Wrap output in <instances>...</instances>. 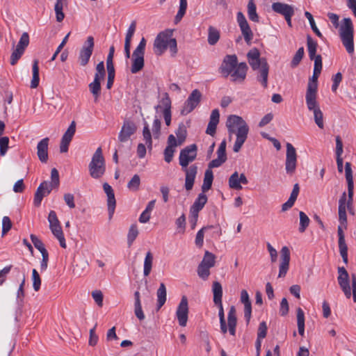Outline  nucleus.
Returning a JSON list of instances; mask_svg holds the SVG:
<instances>
[{"mask_svg": "<svg viewBox=\"0 0 356 356\" xmlns=\"http://www.w3.org/2000/svg\"><path fill=\"white\" fill-rule=\"evenodd\" d=\"M286 162L285 169L288 174H293L296 168L297 154L295 147L289 143L286 145Z\"/></svg>", "mask_w": 356, "mask_h": 356, "instance_id": "13", "label": "nucleus"}, {"mask_svg": "<svg viewBox=\"0 0 356 356\" xmlns=\"http://www.w3.org/2000/svg\"><path fill=\"white\" fill-rule=\"evenodd\" d=\"M140 184V178L139 175H134L127 184V188L133 191H137Z\"/></svg>", "mask_w": 356, "mask_h": 356, "instance_id": "54", "label": "nucleus"}, {"mask_svg": "<svg viewBox=\"0 0 356 356\" xmlns=\"http://www.w3.org/2000/svg\"><path fill=\"white\" fill-rule=\"evenodd\" d=\"M207 195L204 193H202L199 194L197 198L195 200V202L192 205V207L195 208L199 211H201L204 206L205 205V204L207 203Z\"/></svg>", "mask_w": 356, "mask_h": 356, "instance_id": "50", "label": "nucleus"}, {"mask_svg": "<svg viewBox=\"0 0 356 356\" xmlns=\"http://www.w3.org/2000/svg\"><path fill=\"white\" fill-rule=\"evenodd\" d=\"M52 184H49L47 181L42 182L38 187L37 191L35 193L33 203L35 206L39 207L44 197L48 195L52 188Z\"/></svg>", "mask_w": 356, "mask_h": 356, "instance_id": "19", "label": "nucleus"}, {"mask_svg": "<svg viewBox=\"0 0 356 356\" xmlns=\"http://www.w3.org/2000/svg\"><path fill=\"white\" fill-rule=\"evenodd\" d=\"M339 35L348 54L354 52L353 25L350 18H344L339 28Z\"/></svg>", "mask_w": 356, "mask_h": 356, "instance_id": "6", "label": "nucleus"}, {"mask_svg": "<svg viewBox=\"0 0 356 356\" xmlns=\"http://www.w3.org/2000/svg\"><path fill=\"white\" fill-rule=\"evenodd\" d=\"M305 101L308 110L314 113L315 123L320 129H323V114L317 102V98L305 99Z\"/></svg>", "mask_w": 356, "mask_h": 356, "instance_id": "10", "label": "nucleus"}, {"mask_svg": "<svg viewBox=\"0 0 356 356\" xmlns=\"http://www.w3.org/2000/svg\"><path fill=\"white\" fill-rule=\"evenodd\" d=\"M136 124L130 120H124L118 135V140L122 142H127L130 137L136 131Z\"/></svg>", "mask_w": 356, "mask_h": 356, "instance_id": "17", "label": "nucleus"}, {"mask_svg": "<svg viewBox=\"0 0 356 356\" xmlns=\"http://www.w3.org/2000/svg\"><path fill=\"white\" fill-rule=\"evenodd\" d=\"M213 180V174L211 170L208 169L205 171L203 184L202 186V193L209 191L212 185Z\"/></svg>", "mask_w": 356, "mask_h": 356, "instance_id": "36", "label": "nucleus"}, {"mask_svg": "<svg viewBox=\"0 0 356 356\" xmlns=\"http://www.w3.org/2000/svg\"><path fill=\"white\" fill-rule=\"evenodd\" d=\"M167 48H169L172 55H175L177 52V40L172 38L170 30L159 33L154 42V50L157 55H161Z\"/></svg>", "mask_w": 356, "mask_h": 356, "instance_id": "3", "label": "nucleus"}, {"mask_svg": "<svg viewBox=\"0 0 356 356\" xmlns=\"http://www.w3.org/2000/svg\"><path fill=\"white\" fill-rule=\"evenodd\" d=\"M248 180L245 174L241 173L239 175L238 172H234L229 178V186L234 190H241V184H247Z\"/></svg>", "mask_w": 356, "mask_h": 356, "instance_id": "22", "label": "nucleus"}, {"mask_svg": "<svg viewBox=\"0 0 356 356\" xmlns=\"http://www.w3.org/2000/svg\"><path fill=\"white\" fill-rule=\"evenodd\" d=\"M136 21H133L127 31L125 41L126 42H131L132 37L136 31Z\"/></svg>", "mask_w": 356, "mask_h": 356, "instance_id": "64", "label": "nucleus"}, {"mask_svg": "<svg viewBox=\"0 0 356 356\" xmlns=\"http://www.w3.org/2000/svg\"><path fill=\"white\" fill-rule=\"evenodd\" d=\"M307 42L309 58L311 60H313L314 58L317 56V55H316V53L318 44L309 35L307 36Z\"/></svg>", "mask_w": 356, "mask_h": 356, "instance_id": "44", "label": "nucleus"}, {"mask_svg": "<svg viewBox=\"0 0 356 356\" xmlns=\"http://www.w3.org/2000/svg\"><path fill=\"white\" fill-rule=\"evenodd\" d=\"M172 102L167 92L162 94L161 97L159 100V104L154 106L155 111L157 114L162 113L166 126L169 127L171 124L172 118Z\"/></svg>", "mask_w": 356, "mask_h": 356, "instance_id": "7", "label": "nucleus"}, {"mask_svg": "<svg viewBox=\"0 0 356 356\" xmlns=\"http://www.w3.org/2000/svg\"><path fill=\"white\" fill-rule=\"evenodd\" d=\"M299 216H300L299 232L302 233L305 231L307 227L309 226L310 220H309V217L303 211H300Z\"/></svg>", "mask_w": 356, "mask_h": 356, "instance_id": "51", "label": "nucleus"}, {"mask_svg": "<svg viewBox=\"0 0 356 356\" xmlns=\"http://www.w3.org/2000/svg\"><path fill=\"white\" fill-rule=\"evenodd\" d=\"M239 27L245 41L246 42L247 44H250L253 38V33L248 23L247 22L245 24L239 25Z\"/></svg>", "mask_w": 356, "mask_h": 356, "instance_id": "39", "label": "nucleus"}, {"mask_svg": "<svg viewBox=\"0 0 356 356\" xmlns=\"http://www.w3.org/2000/svg\"><path fill=\"white\" fill-rule=\"evenodd\" d=\"M215 305H216L219 309L218 316L220 319V330L222 333L225 334L227 333V330H229V334L232 336H234L236 334V327L237 323L236 311L234 306H232L228 312L227 328L225 319L224 309L222 302H220V303H215Z\"/></svg>", "mask_w": 356, "mask_h": 356, "instance_id": "4", "label": "nucleus"}, {"mask_svg": "<svg viewBox=\"0 0 356 356\" xmlns=\"http://www.w3.org/2000/svg\"><path fill=\"white\" fill-rule=\"evenodd\" d=\"M49 138L42 139L37 145V155L42 163H46L48 160Z\"/></svg>", "mask_w": 356, "mask_h": 356, "instance_id": "25", "label": "nucleus"}, {"mask_svg": "<svg viewBox=\"0 0 356 356\" xmlns=\"http://www.w3.org/2000/svg\"><path fill=\"white\" fill-rule=\"evenodd\" d=\"M197 273L201 279L207 280L210 275V268L200 263L197 266Z\"/></svg>", "mask_w": 356, "mask_h": 356, "instance_id": "53", "label": "nucleus"}, {"mask_svg": "<svg viewBox=\"0 0 356 356\" xmlns=\"http://www.w3.org/2000/svg\"><path fill=\"white\" fill-rule=\"evenodd\" d=\"M188 312V299L186 296H182L176 311V317L180 326L185 327L186 325Z\"/></svg>", "mask_w": 356, "mask_h": 356, "instance_id": "14", "label": "nucleus"}, {"mask_svg": "<svg viewBox=\"0 0 356 356\" xmlns=\"http://www.w3.org/2000/svg\"><path fill=\"white\" fill-rule=\"evenodd\" d=\"M146 47V40L143 38L132 54V65L131 72L136 74L144 67V54Z\"/></svg>", "mask_w": 356, "mask_h": 356, "instance_id": "8", "label": "nucleus"}, {"mask_svg": "<svg viewBox=\"0 0 356 356\" xmlns=\"http://www.w3.org/2000/svg\"><path fill=\"white\" fill-rule=\"evenodd\" d=\"M247 70V64L243 62L238 64L235 54L225 56L219 68L223 76L227 77L230 75L231 80L234 82H243L246 77Z\"/></svg>", "mask_w": 356, "mask_h": 356, "instance_id": "2", "label": "nucleus"}, {"mask_svg": "<svg viewBox=\"0 0 356 356\" xmlns=\"http://www.w3.org/2000/svg\"><path fill=\"white\" fill-rule=\"evenodd\" d=\"M29 44V35L28 33L24 32L22 34L21 38L17 44V48L25 51V49L28 47Z\"/></svg>", "mask_w": 356, "mask_h": 356, "instance_id": "57", "label": "nucleus"}, {"mask_svg": "<svg viewBox=\"0 0 356 356\" xmlns=\"http://www.w3.org/2000/svg\"><path fill=\"white\" fill-rule=\"evenodd\" d=\"M197 156V146L195 144L188 145L181 150L179 154V165L184 168H187L188 164L193 161Z\"/></svg>", "mask_w": 356, "mask_h": 356, "instance_id": "11", "label": "nucleus"}, {"mask_svg": "<svg viewBox=\"0 0 356 356\" xmlns=\"http://www.w3.org/2000/svg\"><path fill=\"white\" fill-rule=\"evenodd\" d=\"M65 1L66 0H56V4L54 6L56 20L58 22H62L65 17V15L63 12V6L65 4Z\"/></svg>", "mask_w": 356, "mask_h": 356, "instance_id": "42", "label": "nucleus"}, {"mask_svg": "<svg viewBox=\"0 0 356 356\" xmlns=\"http://www.w3.org/2000/svg\"><path fill=\"white\" fill-rule=\"evenodd\" d=\"M338 282L347 298L351 297V289L349 284V275L347 270L343 267L338 268Z\"/></svg>", "mask_w": 356, "mask_h": 356, "instance_id": "16", "label": "nucleus"}, {"mask_svg": "<svg viewBox=\"0 0 356 356\" xmlns=\"http://www.w3.org/2000/svg\"><path fill=\"white\" fill-rule=\"evenodd\" d=\"M217 159H219L224 162L227 160V155H226V143L225 141H222L220 145L218 147V149L217 150Z\"/></svg>", "mask_w": 356, "mask_h": 356, "instance_id": "61", "label": "nucleus"}, {"mask_svg": "<svg viewBox=\"0 0 356 356\" xmlns=\"http://www.w3.org/2000/svg\"><path fill=\"white\" fill-rule=\"evenodd\" d=\"M212 292L213 294V302L220 303L222 297V288L220 282L217 281L213 282Z\"/></svg>", "mask_w": 356, "mask_h": 356, "instance_id": "35", "label": "nucleus"}, {"mask_svg": "<svg viewBox=\"0 0 356 356\" xmlns=\"http://www.w3.org/2000/svg\"><path fill=\"white\" fill-rule=\"evenodd\" d=\"M272 9L277 13H279L284 17L289 15H294V9L292 6L286 3L275 2L272 4Z\"/></svg>", "mask_w": 356, "mask_h": 356, "instance_id": "27", "label": "nucleus"}, {"mask_svg": "<svg viewBox=\"0 0 356 356\" xmlns=\"http://www.w3.org/2000/svg\"><path fill=\"white\" fill-rule=\"evenodd\" d=\"M88 87L90 92L92 94L95 99H97L101 92V81L94 80L89 84Z\"/></svg>", "mask_w": 356, "mask_h": 356, "instance_id": "47", "label": "nucleus"}, {"mask_svg": "<svg viewBox=\"0 0 356 356\" xmlns=\"http://www.w3.org/2000/svg\"><path fill=\"white\" fill-rule=\"evenodd\" d=\"M138 235V227L136 224L131 225L127 234V243L131 246Z\"/></svg>", "mask_w": 356, "mask_h": 356, "instance_id": "48", "label": "nucleus"}, {"mask_svg": "<svg viewBox=\"0 0 356 356\" xmlns=\"http://www.w3.org/2000/svg\"><path fill=\"white\" fill-rule=\"evenodd\" d=\"M175 134L178 139V144L181 145L186 138V129L184 124H180L179 125Z\"/></svg>", "mask_w": 356, "mask_h": 356, "instance_id": "55", "label": "nucleus"}, {"mask_svg": "<svg viewBox=\"0 0 356 356\" xmlns=\"http://www.w3.org/2000/svg\"><path fill=\"white\" fill-rule=\"evenodd\" d=\"M247 57L248 63L253 70H259L263 65V62H267L266 58H260V52L256 48L250 49L247 54Z\"/></svg>", "mask_w": 356, "mask_h": 356, "instance_id": "20", "label": "nucleus"}, {"mask_svg": "<svg viewBox=\"0 0 356 356\" xmlns=\"http://www.w3.org/2000/svg\"><path fill=\"white\" fill-rule=\"evenodd\" d=\"M90 177L98 179L103 177L106 172V163L101 147H98L92 156L88 165Z\"/></svg>", "mask_w": 356, "mask_h": 356, "instance_id": "5", "label": "nucleus"}, {"mask_svg": "<svg viewBox=\"0 0 356 356\" xmlns=\"http://www.w3.org/2000/svg\"><path fill=\"white\" fill-rule=\"evenodd\" d=\"M53 235L58 240L60 245L63 248H66V242L60 225L49 227Z\"/></svg>", "mask_w": 356, "mask_h": 356, "instance_id": "33", "label": "nucleus"}, {"mask_svg": "<svg viewBox=\"0 0 356 356\" xmlns=\"http://www.w3.org/2000/svg\"><path fill=\"white\" fill-rule=\"evenodd\" d=\"M154 256L150 251H148L144 259V266H143V275L145 277H147L152 270V264H153Z\"/></svg>", "mask_w": 356, "mask_h": 356, "instance_id": "34", "label": "nucleus"}, {"mask_svg": "<svg viewBox=\"0 0 356 356\" xmlns=\"http://www.w3.org/2000/svg\"><path fill=\"white\" fill-rule=\"evenodd\" d=\"M32 280L33 289L35 291H38L40 289L41 279L39 273L35 269H33L32 270Z\"/></svg>", "mask_w": 356, "mask_h": 356, "instance_id": "59", "label": "nucleus"}, {"mask_svg": "<svg viewBox=\"0 0 356 356\" xmlns=\"http://www.w3.org/2000/svg\"><path fill=\"white\" fill-rule=\"evenodd\" d=\"M305 16L309 20L312 31L316 34L317 36H318L319 38H322L323 35L320 31L318 30V29L317 28L312 15L309 12L306 11L305 13Z\"/></svg>", "mask_w": 356, "mask_h": 356, "instance_id": "56", "label": "nucleus"}, {"mask_svg": "<svg viewBox=\"0 0 356 356\" xmlns=\"http://www.w3.org/2000/svg\"><path fill=\"white\" fill-rule=\"evenodd\" d=\"M33 76L31 82V88H36L39 85L40 77H39V67H38V60H35L33 63Z\"/></svg>", "mask_w": 356, "mask_h": 356, "instance_id": "38", "label": "nucleus"}, {"mask_svg": "<svg viewBox=\"0 0 356 356\" xmlns=\"http://www.w3.org/2000/svg\"><path fill=\"white\" fill-rule=\"evenodd\" d=\"M299 191L300 188L298 184H294L293 188L292 190V192L289 200L282 206V211H285L293 207L298 197Z\"/></svg>", "mask_w": 356, "mask_h": 356, "instance_id": "30", "label": "nucleus"}, {"mask_svg": "<svg viewBox=\"0 0 356 356\" xmlns=\"http://www.w3.org/2000/svg\"><path fill=\"white\" fill-rule=\"evenodd\" d=\"M226 127L229 138H231L232 135L236 136L233 146V151L234 152H238L248 138L249 127L241 117L236 115H231L227 118Z\"/></svg>", "mask_w": 356, "mask_h": 356, "instance_id": "1", "label": "nucleus"}, {"mask_svg": "<svg viewBox=\"0 0 356 356\" xmlns=\"http://www.w3.org/2000/svg\"><path fill=\"white\" fill-rule=\"evenodd\" d=\"M183 169L186 172L185 188L186 191H191L193 188L197 173V167L195 165H192L189 168H184Z\"/></svg>", "mask_w": 356, "mask_h": 356, "instance_id": "23", "label": "nucleus"}, {"mask_svg": "<svg viewBox=\"0 0 356 356\" xmlns=\"http://www.w3.org/2000/svg\"><path fill=\"white\" fill-rule=\"evenodd\" d=\"M95 71L96 72L95 74L94 80L101 81L102 79H104L106 75V70L104 61H101L97 65Z\"/></svg>", "mask_w": 356, "mask_h": 356, "instance_id": "49", "label": "nucleus"}, {"mask_svg": "<svg viewBox=\"0 0 356 356\" xmlns=\"http://www.w3.org/2000/svg\"><path fill=\"white\" fill-rule=\"evenodd\" d=\"M187 8V0H180L179 8L175 17V23H179L184 16Z\"/></svg>", "mask_w": 356, "mask_h": 356, "instance_id": "46", "label": "nucleus"}, {"mask_svg": "<svg viewBox=\"0 0 356 356\" xmlns=\"http://www.w3.org/2000/svg\"><path fill=\"white\" fill-rule=\"evenodd\" d=\"M143 139L145 141V144L147 145L149 149L152 147V135L149 129V125L147 122L145 123V126L143 130Z\"/></svg>", "mask_w": 356, "mask_h": 356, "instance_id": "52", "label": "nucleus"}, {"mask_svg": "<svg viewBox=\"0 0 356 356\" xmlns=\"http://www.w3.org/2000/svg\"><path fill=\"white\" fill-rule=\"evenodd\" d=\"M200 263L210 268L213 267L216 264L215 254L207 250L205 251L203 259Z\"/></svg>", "mask_w": 356, "mask_h": 356, "instance_id": "43", "label": "nucleus"}, {"mask_svg": "<svg viewBox=\"0 0 356 356\" xmlns=\"http://www.w3.org/2000/svg\"><path fill=\"white\" fill-rule=\"evenodd\" d=\"M290 250L287 246H283L280 250V264L278 277H284L289 268Z\"/></svg>", "mask_w": 356, "mask_h": 356, "instance_id": "15", "label": "nucleus"}, {"mask_svg": "<svg viewBox=\"0 0 356 356\" xmlns=\"http://www.w3.org/2000/svg\"><path fill=\"white\" fill-rule=\"evenodd\" d=\"M320 74V72L314 71L312 76L309 79L308 81L305 99L317 98L318 78Z\"/></svg>", "mask_w": 356, "mask_h": 356, "instance_id": "21", "label": "nucleus"}, {"mask_svg": "<svg viewBox=\"0 0 356 356\" xmlns=\"http://www.w3.org/2000/svg\"><path fill=\"white\" fill-rule=\"evenodd\" d=\"M157 309L159 310L166 302L167 292L166 287L163 283H161L156 291Z\"/></svg>", "mask_w": 356, "mask_h": 356, "instance_id": "32", "label": "nucleus"}, {"mask_svg": "<svg viewBox=\"0 0 356 356\" xmlns=\"http://www.w3.org/2000/svg\"><path fill=\"white\" fill-rule=\"evenodd\" d=\"M103 189L107 196L108 218L109 219H111L114 214L116 206L114 191L112 187L106 182L103 184Z\"/></svg>", "mask_w": 356, "mask_h": 356, "instance_id": "18", "label": "nucleus"}, {"mask_svg": "<svg viewBox=\"0 0 356 356\" xmlns=\"http://www.w3.org/2000/svg\"><path fill=\"white\" fill-rule=\"evenodd\" d=\"M297 325L300 335L304 336L305 334V314L300 307L297 309Z\"/></svg>", "mask_w": 356, "mask_h": 356, "instance_id": "40", "label": "nucleus"}, {"mask_svg": "<svg viewBox=\"0 0 356 356\" xmlns=\"http://www.w3.org/2000/svg\"><path fill=\"white\" fill-rule=\"evenodd\" d=\"M240 300L244 305V317L246 320L247 323L248 324L251 318L252 304L250 300L248 293L247 292L246 290L243 289L241 291Z\"/></svg>", "mask_w": 356, "mask_h": 356, "instance_id": "24", "label": "nucleus"}, {"mask_svg": "<svg viewBox=\"0 0 356 356\" xmlns=\"http://www.w3.org/2000/svg\"><path fill=\"white\" fill-rule=\"evenodd\" d=\"M24 52V51L16 47L11 54L10 64L12 65H15L17 63L18 60L22 57Z\"/></svg>", "mask_w": 356, "mask_h": 356, "instance_id": "63", "label": "nucleus"}, {"mask_svg": "<svg viewBox=\"0 0 356 356\" xmlns=\"http://www.w3.org/2000/svg\"><path fill=\"white\" fill-rule=\"evenodd\" d=\"M211 227H212L211 226L204 227L197 232V233L196 234V237H195V244L197 246L200 248L203 245L204 232L205 230H207V229L211 228Z\"/></svg>", "mask_w": 356, "mask_h": 356, "instance_id": "62", "label": "nucleus"}, {"mask_svg": "<svg viewBox=\"0 0 356 356\" xmlns=\"http://www.w3.org/2000/svg\"><path fill=\"white\" fill-rule=\"evenodd\" d=\"M134 314L140 321H143L145 318L142 309L140 295L138 291L134 293Z\"/></svg>", "mask_w": 356, "mask_h": 356, "instance_id": "31", "label": "nucleus"}, {"mask_svg": "<svg viewBox=\"0 0 356 356\" xmlns=\"http://www.w3.org/2000/svg\"><path fill=\"white\" fill-rule=\"evenodd\" d=\"M257 76V81L261 83L264 88L268 87V76L269 72V65L267 62H263V65L259 68Z\"/></svg>", "mask_w": 356, "mask_h": 356, "instance_id": "28", "label": "nucleus"}, {"mask_svg": "<svg viewBox=\"0 0 356 356\" xmlns=\"http://www.w3.org/2000/svg\"><path fill=\"white\" fill-rule=\"evenodd\" d=\"M220 113L218 109H214L212 111L209 122L206 130V133L211 136L216 134L217 125L219 123Z\"/></svg>", "mask_w": 356, "mask_h": 356, "instance_id": "26", "label": "nucleus"}, {"mask_svg": "<svg viewBox=\"0 0 356 356\" xmlns=\"http://www.w3.org/2000/svg\"><path fill=\"white\" fill-rule=\"evenodd\" d=\"M220 31L215 27L210 26L208 29V43L215 45L220 39Z\"/></svg>", "mask_w": 356, "mask_h": 356, "instance_id": "37", "label": "nucleus"}, {"mask_svg": "<svg viewBox=\"0 0 356 356\" xmlns=\"http://www.w3.org/2000/svg\"><path fill=\"white\" fill-rule=\"evenodd\" d=\"M161 120L157 118V116H155L153 124H152V132L154 137L155 138H158L161 134Z\"/></svg>", "mask_w": 356, "mask_h": 356, "instance_id": "60", "label": "nucleus"}, {"mask_svg": "<svg viewBox=\"0 0 356 356\" xmlns=\"http://www.w3.org/2000/svg\"><path fill=\"white\" fill-rule=\"evenodd\" d=\"M303 56H304V48L300 47L298 49V51H296V54L294 55V56L291 60V66L292 67H296L297 65H298V64L302 59Z\"/></svg>", "mask_w": 356, "mask_h": 356, "instance_id": "58", "label": "nucleus"}, {"mask_svg": "<svg viewBox=\"0 0 356 356\" xmlns=\"http://www.w3.org/2000/svg\"><path fill=\"white\" fill-rule=\"evenodd\" d=\"M30 237L35 248L40 251L42 255L48 254L47 250L40 239L34 234H31Z\"/></svg>", "mask_w": 356, "mask_h": 356, "instance_id": "45", "label": "nucleus"}, {"mask_svg": "<svg viewBox=\"0 0 356 356\" xmlns=\"http://www.w3.org/2000/svg\"><path fill=\"white\" fill-rule=\"evenodd\" d=\"M201 97V92L197 89L193 90L184 103L181 115H187L193 111L200 104Z\"/></svg>", "mask_w": 356, "mask_h": 356, "instance_id": "12", "label": "nucleus"}, {"mask_svg": "<svg viewBox=\"0 0 356 356\" xmlns=\"http://www.w3.org/2000/svg\"><path fill=\"white\" fill-rule=\"evenodd\" d=\"M94 46L93 37L88 36L79 53L78 62L80 66L85 67L88 64L93 52Z\"/></svg>", "mask_w": 356, "mask_h": 356, "instance_id": "9", "label": "nucleus"}, {"mask_svg": "<svg viewBox=\"0 0 356 356\" xmlns=\"http://www.w3.org/2000/svg\"><path fill=\"white\" fill-rule=\"evenodd\" d=\"M338 235H339V248L340 254L343 259L344 263L348 262V247L345 242L344 235L341 227H338Z\"/></svg>", "mask_w": 356, "mask_h": 356, "instance_id": "29", "label": "nucleus"}, {"mask_svg": "<svg viewBox=\"0 0 356 356\" xmlns=\"http://www.w3.org/2000/svg\"><path fill=\"white\" fill-rule=\"evenodd\" d=\"M248 15L249 19L254 22H259V16L257 13L256 5L254 0H250L248 4Z\"/></svg>", "mask_w": 356, "mask_h": 356, "instance_id": "41", "label": "nucleus"}]
</instances>
